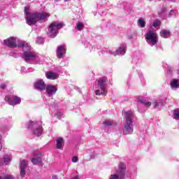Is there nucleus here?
I'll return each mask as SVG.
<instances>
[{
    "label": "nucleus",
    "mask_w": 179,
    "mask_h": 179,
    "mask_svg": "<svg viewBox=\"0 0 179 179\" xmlns=\"http://www.w3.org/2000/svg\"><path fill=\"white\" fill-rule=\"evenodd\" d=\"M3 44L6 47H8V48L22 47V51H24L22 58L27 64H40V62H43L41 56L31 51L29 43H26L24 41H19L17 38L10 36L3 41Z\"/></svg>",
    "instance_id": "obj_1"
},
{
    "label": "nucleus",
    "mask_w": 179,
    "mask_h": 179,
    "mask_svg": "<svg viewBox=\"0 0 179 179\" xmlns=\"http://www.w3.org/2000/svg\"><path fill=\"white\" fill-rule=\"evenodd\" d=\"M24 15H26L27 23L29 26L36 24L37 22L43 23V22H45L50 16V13L45 12L29 13V8L27 7L24 8Z\"/></svg>",
    "instance_id": "obj_2"
},
{
    "label": "nucleus",
    "mask_w": 179,
    "mask_h": 179,
    "mask_svg": "<svg viewBox=\"0 0 179 179\" xmlns=\"http://www.w3.org/2000/svg\"><path fill=\"white\" fill-rule=\"evenodd\" d=\"M124 114L126 118V122H124L123 134H124V135H130L134 132V124H132V120H134L135 114L131 110L126 111L124 113Z\"/></svg>",
    "instance_id": "obj_3"
},
{
    "label": "nucleus",
    "mask_w": 179,
    "mask_h": 179,
    "mask_svg": "<svg viewBox=\"0 0 179 179\" xmlns=\"http://www.w3.org/2000/svg\"><path fill=\"white\" fill-rule=\"evenodd\" d=\"M95 94L96 96H106L107 94V77H101L97 80Z\"/></svg>",
    "instance_id": "obj_4"
},
{
    "label": "nucleus",
    "mask_w": 179,
    "mask_h": 179,
    "mask_svg": "<svg viewBox=\"0 0 179 179\" xmlns=\"http://www.w3.org/2000/svg\"><path fill=\"white\" fill-rule=\"evenodd\" d=\"M62 27H64V22H52L48 29V36L52 38L57 37V34H58L59 29H62Z\"/></svg>",
    "instance_id": "obj_5"
},
{
    "label": "nucleus",
    "mask_w": 179,
    "mask_h": 179,
    "mask_svg": "<svg viewBox=\"0 0 179 179\" xmlns=\"http://www.w3.org/2000/svg\"><path fill=\"white\" fill-rule=\"evenodd\" d=\"M27 125L28 129H33L34 135L36 136H41V135H43V127L41 126V123L29 121Z\"/></svg>",
    "instance_id": "obj_6"
},
{
    "label": "nucleus",
    "mask_w": 179,
    "mask_h": 179,
    "mask_svg": "<svg viewBox=\"0 0 179 179\" xmlns=\"http://www.w3.org/2000/svg\"><path fill=\"white\" fill-rule=\"evenodd\" d=\"M126 170L127 165H125V164L120 163L115 173L111 174L108 179H124Z\"/></svg>",
    "instance_id": "obj_7"
},
{
    "label": "nucleus",
    "mask_w": 179,
    "mask_h": 179,
    "mask_svg": "<svg viewBox=\"0 0 179 179\" xmlns=\"http://www.w3.org/2000/svg\"><path fill=\"white\" fill-rule=\"evenodd\" d=\"M145 40L148 44L150 45V47H153V45H156V44H157V41H159L157 38V34H156L153 31H148L145 34Z\"/></svg>",
    "instance_id": "obj_8"
},
{
    "label": "nucleus",
    "mask_w": 179,
    "mask_h": 179,
    "mask_svg": "<svg viewBox=\"0 0 179 179\" xmlns=\"http://www.w3.org/2000/svg\"><path fill=\"white\" fill-rule=\"evenodd\" d=\"M5 101L10 104V106H16V104H20L22 99L19 96H12L10 97L8 96H6L5 97Z\"/></svg>",
    "instance_id": "obj_9"
},
{
    "label": "nucleus",
    "mask_w": 179,
    "mask_h": 179,
    "mask_svg": "<svg viewBox=\"0 0 179 179\" xmlns=\"http://www.w3.org/2000/svg\"><path fill=\"white\" fill-rule=\"evenodd\" d=\"M45 89H46V93L49 97H52L58 90V88H57L55 85H48L45 87Z\"/></svg>",
    "instance_id": "obj_10"
},
{
    "label": "nucleus",
    "mask_w": 179,
    "mask_h": 179,
    "mask_svg": "<svg viewBox=\"0 0 179 179\" xmlns=\"http://www.w3.org/2000/svg\"><path fill=\"white\" fill-rule=\"evenodd\" d=\"M26 167H27V162L26 160L22 159L20 161V177L21 178H24V176H26Z\"/></svg>",
    "instance_id": "obj_11"
},
{
    "label": "nucleus",
    "mask_w": 179,
    "mask_h": 179,
    "mask_svg": "<svg viewBox=\"0 0 179 179\" xmlns=\"http://www.w3.org/2000/svg\"><path fill=\"white\" fill-rule=\"evenodd\" d=\"M66 53V48L64 45H59L57 48L56 55L57 58H64V56Z\"/></svg>",
    "instance_id": "obj_12"
},
{
    "label": "nucleus",
    "mask_w": 179,
    "mask_h": 179,
    "mask_svg": "<svg viewBox=\"0 0 179 179\" xmlns=\"http://www.w3.org/2000/svg\"><path fill=\"white\" fill-rule=\"evenodd\" d=\"M46 86L47 85H45V83H44L43 80H37L34 85L35 89H37V90H40L41 92H43V90H45Z\"/></svg>",
    "instance_id": "obj_13"
},
{
    "label": "nucleus",
    "mask_w": 179,
    "mask_h": 179,
    "mask_svg": "<svg viewBox=\"0 0 179 179\" xmlns=\"http://www.w3.org/2000/svg\"><path fill=\"white\" fill-rule=\"evenodd\" d=\"M164 106V101L162 98H158L155 99V101L153 103V108H158L160 109L161 107H163Z\"/></svg>",
    "instance_id": "obj_14"
},
{
    "label": "nucleus",
    "mask_w": 179,
    "mask_h": 179,
    "mask_svg": "<svg viewBox=\"0 0 179 179\" xmlns=\"http://www.w3.org/2000/svg\"><path fill=\"white\" fill-rule=\"evenodd\" d=\"M45 77L50 80H55V79H58V73H54L52 71H48L46 72Z\"/></svg>",
    "instance_id": "obj_15"
},
{
    "label": "nucleus",
    "mask_w": 179,
    "mask_h": 179,
    "mask_svg": "<svg viewBox=\"0 0 179 179\" xmlns=\"http://www.w3.org/2000/svg\"><path fill=\"white\" fill-rule=\"evenodd\" d=\"M127 51V45H122L117 50H116V55H124Z\"/></svg>",
    "instance_id": "obj_16"
},
{
    "label": "nucleus",
    "mask_w": 179,
    "mask_h": 179,
    "mask_svg": "<svg viewBox=\"0 0 179 179\" xmlns=\"http://www.w3.org/2000/svg\"><path fill=\"white\" fill-rule=\"evenodd\" d=\"M56 148L62 150L64 149V139L61 137L56 140Z\"/></svg>",
    "instance_id": "obj_17"
},
{
    "label": "nucleus",
    "mask_w": 179,
    "mask_h": 179,
    "mask_svg": "<svg viewBox=\"0 0 179 179\" xmlns=\"http://www.w3.org/2000/svg\"><path fill=\"white\" fill-rule=\"evenodd\" d=\"M171 88L172 90H176V89H179L178 79L173 78L171 80Z\"/></svg>",
    "instance_id": "obj_18"
},
{
    "label": "nucleus",
    "mask_w": 179,
    "mask_h": 179,
    "mask_svg": "<svg viewBox=\"0 0 179 179\" xmlns=\"http://www.w3.org/2000/svg\"><path fill=\"white\" fill-rule=\"evenodd\" d=\"M138 103H141V104H144L145 107H150L152 106V103L149 102L146 99L143 97H139L138 100Z\"/></svg>",
    "instance_id": "obj_19"
},
{
    "label": "nucleus",
    "mask_w": 179,
    "mask_h": 179,
    "mask_svg": "<svg viewBox=\"0 0 179 179\" xmlns=\"http://www.w3.org/2000/svg\"><path fill=\"white\" fill-rule=\"evenodd\" d=\"M170 34H171L170 30L162 29L160 31V36L161 37H163V38H169V37L170 36Z\"/></svg>",
    "instance_id": "obj_20"
},
{
    "label": "nucleus",
    "mask_w": 179,
    "mask_h": 179,
    "mask_svg": "<svg viewBox=\"0 0 179 179\" xmlns=\"http://www.w3.org/2000/svg\"><path fill=\"white\" fill-rule=\"evenodd\" d=\"M10 156L8 155H5L3 157V160L0 162V164H9V162H10Z\"/></svg>",
    "instance_id": "obj_21"
},
{
    "label": "nucleus",
    "mask_w": 179,
    "mask_h": 179,
    "mask_svg": "<svg viewBox=\"0 0 179 179\" xmlns=\"http://www.w3.org/2000/svg\"><path fill=\"white\" fill-rule=\"evenodd\" d=\"M31 163L34 165L41 164V157L38 156L35 157L31 159Z\"/></svg>",
    "instance_id": "obj_22"
},
{
    "label": "nucleus",
    "mask_w": 179,
    "mask_h": 179,
    "mask_svg": "<svg viewBox=\"0 0 179 179\" xmlns=\"http://www.w3.org/2000/svg\"><path fill=\"white\" fill-rule=\"evenodd\" d=\"M167 7L164 6L160 8L158 13L159 16H164V15H166V13H167Z\"/></svg>",
    "instance_id": "obj_23"
},
{
    "label": "nucleus",
    "mask_w": 179,
    "mask_h": 179,
    "mask_svg": "<svg viewBox=\"0 0 179 179\" xmlns=\"http://www.w3.org/2000/svg\"><path fill=\"white\" fill-rule=\"evenodd\" d=\"M138 25L139 27L143 28L145 26H146V22H145V20L140 18L138 20Z\"/></svg>",
    "instance_id": "obj_24"
},
{
    "label": "nucleus",
    "mask_w": 179,
    "mask_h": 179,
    "mask_svg": "<svg viewBox=\"0 0 179 179\" xmlns=\"http://www.w3.org/2000/svg\"><path fill=\"white\" fill-rule=\"evenodd\" d=\"M83 26H85L83 22H78L76 26V30H78L79 31H80L83 29Z\"/></svg>",
    "instance_id": "obj_25"
},
{
    "label": "nucleus",
    "mask_w": 179,
    "mask_h": 179,
    "mask_svg": "<svg viewBox=\"0 0 179 179\" xmlns=\"http://www.w3.org/2000/svg\"><path fill=\"white\" fill-rule=\"evenodd\" d=\"M0 179H15V177L13 175H2L0 176Z\"/></svg>",
    "instance_id": "obj_26"
},
{
    "label": "nucleus",
    "mask_w": 179,
    "mask_h": 179,
    "mask_svg": "<svg viewBox=\"0 0 179 179\" xmlns=\"http://www.w3.org/2000/svg\"><path fill=\"white\" fill-rule=\"evenodd\" d=\"M56 117L59 119L61 120V118H64L65 117V115H64V113L61 112V111H58L56 113Z\"/></svg>",
    "instance_id": "obj_27"
},
{
    "label": "nucleus",
    "mask_w": 179,
    "mask_h": 179,
    "mask_svg": "<svg viewBox=\"0 0 179 179\" xmlns=\"http://www.w3.org/2000/svg\"><path fill=\"white\" fill-rule=\"evenodd\" d=\"M173 118L174 120H179V109L173 111Z\"/></svg>",
    "instance_id": "obj_28"
},
{
    "label": "nucleus",
    "mask_w": 179,
    "mask_h": 179,
    "mask_svg": "<svg viewBox=\"0 0 179 179\" xmlns=\"http://www.w3.org/2000/svg\"><path fill=\"white\" fill-rule=\"evenodd\" d=\"M36 44H44V38L43 37H38L36 38Z\"/></svg>",
    "instance_id": "obj_29"
},
{
    "label": "nucleus",
    "mask_w": 179,
    "mask_h": 179,
    "mask_svg": "<svg viewBox=\"0 0 179 179\" xmlns=\"http://www.w3.org/2000/svg\"><path fill=\"white\" fill-rule=\"evenodd\" d=\"M10 57H13L14 58H17L19 57V53L16 52H9Z\"/></svg>",
    "instance_id": "obj_30"
},
{
    "label": "nucleus",
    "mask_w": 179,
    "mask_h": 179,
    "mask_svg": "<svg viewBox=\"0 0 179 179\" xmlns=\"http://www.w3.org/2000/svg\"><path fill=\"white\" fill-rule=\"evenodd\" d=\"M103 125H105V127H111V125H113V122L110 120H106L103 122Z\"/></svg>",
    "instance_id": "obj_31"
},
{
    "label": "nucleus",
    "mask_w": 179,
    "mask_h": 179,
    "mask_svg": "<svg viewBox=\"0 0 179 179\" xmlns=\"http://www.w3.org/2000/svg\"><path fill=\"white\" fill-rule=\"evenodd\" d=\"M169 17H176V11H174L173 10H171L169 15H168Z\"/></svg>",
    "instance_id": "obj_32"
},
{
    "label": "nucleus",
    "mask_w": 179,
    "mask_h": 179,
    "mask_svg": "<svg viewBox=\"0 0 179 179\" xmlns=\"http://www.w3.org/2000/svg\"><path fill=\"white\" fill-rule=\"evenodd\" d=\"M160 20H156L155 21L153 22V27H159L160 26Z\"/></svg>",
    "instance_id": "obj_33"
},
{
    "label": "nucleus",
    "mask_w": 179,
    "mask_h": 179,
    "mask_svg": "<svg viewBox=\"0 0 179 179\" xmlns=\"http://www.w3.org/2000/svg\"><path fill=\"white\" fill-rule=\"evenodd\" d=\"M78 160H79V158L77 156H74L71 159L73 163H78Z\"/></svg>",
    "instance_id": "obj_34"
},
{
    "label": "nucleus",
    "mask_w": 179,
    "mask_h": 179,
    "mask_svg": "<svg viewBox=\"0 0 179 179\" xmlns=\"http://www.w3.org/2000/svg\"><path fill=\"white\" fill-rule=\"evenodd\" d=\"M108 53H109L110 55H114V57L117 56L116 52H114V51H113V50H108Z\"/></svg>",
    "instance_id": "obj_35"
},
{
    "label": "nucleus",
    "mask_w": 179,
    "mask_h": 179,
    "mask_svg": "<svg viewBox=\"0 0 179 179\" xmlns=\"http://www.w3.org/2000/svg\"><path fill=\"white\" fill-rule=\"evenodd\" d=\"M0 150H2V136L0 134Z\"/></svg>",
    "instance_id": "obj_36"
},
{
    "label": "nucleus",
    "mask_w": 179,
    "mask_h": 179,
    "mask_svg": "<svg viewBox=\"0 0 179 179\" xmlns=\"http://www.w3.org/2000/svg\"><path fill=\"white\" fill-rule=\"evenodd\" d=\"M0 89H6V85L3 83L0 85Z\"/></svg>",
    "instance_id": "obj_37"
},
{
    "label": "nucleus",
    "mask_w": 179,
    "mask_h": 179,
    "mask_svg": "<svg viewBox=\"0 0 179 179\" xmlns=\"http://www.w3.org/2000/svg\"><path fill=\"white\" fill-rule=\"evenodd\" d=\"M52 179H58V177H57V176L54 175V176H52Z\"/></svg>",
    "instance_id": "obj_38"
},
{
    "label": "nucleus",
    "mask_w": 179,
    "mask_h": 179,
    "mask_svg": "<svg viewBox=\"0 0 179 179\" xmlns=\"http://www.w3.org/2000/svg\"><path fill=\"white\" fill-rule=\"evenodd\" d=\"M167 73H171V69H169L167 70Z\"/></svg>",
    "instance_id": "obj_39"
},
{
    "label": "nucleus",
    "mask_w": 179,
    "mask_h": 179,
    "mask_svg": "<svg viewBox=\"0 0 179 179\" xmlns=\"http://www.w3.org/2000/svg\"><path fill=\"white\" fill-rule=\"evenodd\" d=\"M167 73H171V69H169L167 70Z\"/></svg>",
    "instance_id": "obj_40"
},
{
    "label": "nucleus",
    "mask_w": 179,
    "mask_h": 179,
    "mask_svg": "<svg viewBox=\"0 0 179 179\" xmlns=\"http://www.w3.org/2000/svg\"><path fill=\"white\" fill-rule=\"evenodd\" d=\"M58 1H59V0H55V2H58ZM68 1H69V0H64L65 2H68Z\"/></svg>",
    "instance_id": "obj_41"
},
{
    "label": "nucleus",
    "mask_w": 179,
    "mask_h": 179,
    "mask_svg": "<svg viewBox=\"0 0 179 179\" xmlns=\"http://www.w3.org/2000/svg\"><path fill=\"white\" fill-rule=\"evenodd\" d=\"M26 69L24 68V67H22V72H24V70H25Z\"/></svg>",
    "instance_id": "obj_42"
},
{
    "label": "nucleus",
    "mask_w": 179,
    "mask_h": 179,
    "mask_svg": "<svg viewBox=\"0 0 179 179\" xmlns=\"http://www.w3.org/2000/svg\"><path fill=\"white\" fill-rule=\"evenodd\" d=\"M171 2H174L176 0H169Z\"/></svg>",
    "instance_id": "obj_43"
},
{
    "label": "nucleus",
    "mask_w": 179,
    "mask_h": 179,
    "mask_svg": "<svg viewBox=\"0 0 179 179\" xmlns=\"http://www.w3.org/2000/svg\"><path fill=\"white\" fill-rule=\"evenodd\" d=\"M178 73H179V71H178Z\"/></svg>",
    "instance_id": "obj_44"
}]
</instances>
